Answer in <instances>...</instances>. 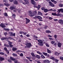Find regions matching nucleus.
Here are the masks:
<instances>
[{"label": "nucleus", "instance_id": "f257e3e1", "mask_svg": "<svg viewBox=\"0 0 63 63\" xmlns=\"http://www.w3.org/2000/svg\"><path fill=\"white\" fill-rule=\"evenodd\" d=\"M9 39H10V40H11L12 39V38H11V37H9V38H1V40H5V39H7V41H8V40ZM8 44H9V46H10V47H12L13 46V45L11 44L12 43V42H11L9 41H8Z\"/></svg>", "mask_w": 63, "mask_h": 63}, {"label": "nucleus", "instance_id": "f03ea898", "mask_svg": "<svg viewBox=\"0 0 63 63\" xmlns=\"http://www.w3.org/2000/svg\"><path fill=\"white\" fill-rule=\"evenodd\" d=\"M8 2L7 0H3V2L4 3V5L6 6H9V4H7Z\"/></svg>", "mask_w": 63, "mask_h": 63}, {"label": "nucleus", "instance_id": "7ed1b4c3", "mask_svg": "<svg viewBox=\"0 0 63 63\" xmlns=\"http://www.w3.org/2000/svg\"><path fill=\"white\" fill-rule=\"evenodd\" d=\"M28 14L29 15L31 16H35V14L33 13H32V12L31 11H28Z\"/></svg>", "mask_w": 63, "mask_h": 63}, {"label": "nucleus", "instance_id": "20e7f679", "mask_svg": "<svg viewBox=\"0 0 63 63\" xmlns=\"http://www.w3.org/2000/svg\"><path fill=\"white\" fill-rule=\"evenodd\" d=\"M31 44L30 43H27L26 45L27 47L28 48H30L31 46Z\"/></svg>", "mask_w": 63, "mask_h": 63}, {"label": "nucleus", "instance_id": "39448f33", "mask_svg": "<svg viewBox=\"0 0 63 63\" xmlns=\"http://www.w3.org/2000/svg\"><path fill=\"white\" fill-rule=\"evenodd\" d=\"M48 3L49 4V5L50 6H51V7H54V5L51 2H49Z\"/></svg>", "mask_w": 63, "mask_h": 63}, {"label": "nucleus", "instance_id": "423d86ee", "mask_svg": "<svg viewBox=\"0 0 63 63\" xmlns=\"http://www.w3.org/2000/svg\"><path fill=\"white\" fill-rule=\"evenodd\" d=\"M59 23L61 24H63V20L62 19H60L58 21Z\"/></svg>", "mask_w": 63, "mask_h": 63}, {"label": "nucleus", "instance_id": "0eeeda50", "mask_svg": "<svg viewBox=\"0 0 63 63\" xmlns=\"http://www.w3.org/2000/svg\"><path fill=\"white\" fill-rule=\"evenodd\" d=\"M62 43H58V46L59 47H61V46H62Z\"/></svg>", "mask_w": 63, "mask_h": 63}, {"label": "nucleus", "instance_id": "6e6552de", "mask_svg": "<svg viewBox=\"0 0 63 63\" xmlns=\"http://www.w3.org/2000/svg\"><path fill=\"white\" fill-rule=\"evenodd\" d=\"M44 63H50V61L49 60H46L43 61Z\"/></svg>", "mask_w": 63, "mask_h": 63}, {"label": "nucleus", "instance_id": "1a4fd4ad", "mask_svg": "<svg viewBox=\"0 0 63 63\" xmlns=\"http://www.w3.org/2000/svg\"><path fill=\"white\" fill-rule=\"evenodd\" d=\"M26 24H27V23L30 22V20L27 18H26Z\"/></svg>", "mask_w": 63, "mask_h": 63}, {"label": "nucleus", "instance_id": "9d476101", "mask_svg": "<svg viewBox=\"0 0 63 63\" xmlns=\"http://www.w3.org/2000/svg\"><path fill=\"white\" fill-rule=\"evenodd\" d=\"M47 53H51V51L49 49L47 48Z\"/></svg>", "mask_w": 63, "mask_h": 63}, {"label": "nucleus", "instance_id": "9b49d317", "mask_svg": "<svg viewBox=\"0 0 63 63\" xmlns=\"http://www.w3.org/2000/svg\"><path fill=\"white\" fill-rule=\"evenodd\" d=\"M4 49L6 51L7 53H9V52L8 50H7V49L6 47L4 48Z\"/></svg>", "mask_w": 63, "mask_h": 63}, {"label": "nucleus", "instance_id": "f8f14e48", "mask_svg": "<svg viewBox=\"0 0 63 63\" xmlns=\"http://www.w3.org/2000/svg\"><path fill=\"white\" fill-rule=\"evenodd\" d=\"M0 25L1 27H2V28L5 27H6L5 26L4 24H1Z\"/></svg>", "mask_w": 63, "mask_h": 63}, {"label": "nucleus", "instance_id": "ddd939ff", "mask_svg": "<svg viewBox=\"0 0 63 63\" xmlns=\"http://www.w3.org/2000/svg\"><path fill=\"white\" fill-rule=\"evenodd\" d=\"M54 54L56 55H57V56H58V55H59V54H60V53H58V52H55L54 53Z\"/></svg>", "mask_w": 63, "mask_h": 63}, {"label": "nucleus", "instance_id": "4468645a", "mask_svg": "<svg viewBox=\"0 0 63 63\" xmlns=\"http://www.w3.org/2000/svg\"><path fill=\"white\" fill-rule=\"evenodd\" d=\"M9 33L11 36H15V33H14L13 34L12 32H10Z\"/></svg>", "mask_w": 63, "mask_h": 63}, {"label": "nucleus", "instance_id": "2eb2a0df", "mask_svg": "<svg viewBox=\"0 0 63 63\" xmlns=\"http://www.w3.org/2000/svg\"><path fill=\"white\" fill-rule=\"evenodd\" d=\"M17 49L16 47H14L12 48V50L13 51H16V50Z\"/></svg>", "mask_w": 63, "mask_h": 63}, {"label": "nucleus", "instance_id": "dca6fc26", "mask_svg": "<svg viewBox=\"0 0 63 63\" xmlns=\"http://www.w3.org/2000/svg\"><path fill=\"white\" fill-rule=\"evenodd\" d=\"M33 40H36V39L38 38V37L37 36L35 35H34L33 36Z\"/></svg>", "mask_w": 63, "mask_h": 63}, {"label": "nucleus", "instance_id": "f3484780", "mask_svg": "<svg viewBox=\"0 0 63 63\" xmlns=\"http://www.w3.org/2000/svg\"><path fill=\"white\" fill-rule=\"evenodd\" d=\"M44 11L45 13H46L47 12H48V11H49V9H45Z\"/></svg>", "mask_w": 63, "mask_h": 63}, {"label": "nucleus", "instance_id": "a211bd4d", "mask_svg": "<svg viewBox=\"0 0 63 63\" xmlns=\"http://www.w3.org/2000/svg\"><path fill=\"white\" fill-rule=\"evenodd\" d=\"M31 55L33 57H35V54L33 52H32L31 53Z\"/></svg>", "mask_w": 63, "mask_h": 63}, {"label": "nucleus", "instance_id": "6ab92c4d", "mask_svg": "<svg viewBox=\"0 0 63 63\" xmlns=\"http://www.w3.org/2000/svg\"><path fill=\"white\" fill-rule=\"evenodd\" d=\"M10 9L11 10H14V9H16V8H14V7H10Z\"/></svg>", "mask_w": 63, "mask_h": 63}, {"label": "nucleus", "instance_id": "aec40b11", "mask_svg": "<svg viewBox=\"0 0 63 63\" xmlns=\"http://www.w3.org/2000/svg\"><path fill=\"white\" fill-rule=\"evenodd\" d=\"M4 60V58L2 57H0V61H3Z\"/></svg>", "mask_w": 63, "mask_h": 63}, {"label": "nucleus", "instance_id": "412c9836", "mask_svg": "<svg viewBox=\"0 0 63 63\" xmlns=\"http://www.w3.org/2000/svg\"><path fill=\"white\" fill-rule=\"evenodd\" d=\"M62 16V15L60 14H59V13H58L57 14V16Z\"/></svg>", "mask_w": 63, "mask_h": 63}, {"label": "nucleus", "instance_id": "4be33fe9", "mask_svg": "<svg viewBox=\"0 0 63 63\" xmlns=\"http://www.w3.org/2000/svg\"><path fill=\"white\" fill-rule=\"evenodd\" d=\"M55 43V41H52L51 42V44H52L53 45V44H54Z\"/></svg>", "mask_w": 63, "mask_h": 63}, {"label": "nucleus", "instance_id": "5701e85b", "mask_svg": "<svg viewBox=\"0 0 63 63\" xmlns=\"http://www.w3.org/2000/svg\"><path fill=\"white\" fill-rule=\"evenodd\" d=\"M46 32L48 33H51V32L50 31L48 30H47L46 31Z\"/></svg>", "mask_w": 63, "mask_h": 63}, {"label": "nucleus", "instance_id": "b1692460", "mask_svg": "<svg viewBox=\"0 0 63 63\" xmlns=\"http://www.w3.org/2000/svg\"><path fill=\"white\" fill-rule=\"evenodd\" d=\"M37 18H38L39 19H42V17L41 16H38Z\"/></svg>", "mask_w": 63, "mask_h": 63}, {"label": "nucleus", "instance_id": "393cba45", "mask_svg": "<svg viewBox=\"0 0 63 63\" xmlns=\"http://www.w3.org/2000/svg\"><path fill=\"white\" fill-rule=\"evenodd\" d=\"M59 6L60 7H62L63 6V4H59Z\"/></svg>", "mask_w": 63, "mask_h": 63}, {"label": "nucleus", "instance_id": "a878e982", "mask_svg": "<svg viewBox=\"0 0 63 63\" xmlns=\"http://www.w3.org/2000/svg\"><path fill=\"white\" fill-rule=\"evenodd\" d=\"M38 41L39 43H43V41L41 40H38Z\"/></svg>", "mask_w": 63, "mask_h": 63}, {"label": "nucleus", "instance_id": "bb28decb", "mask_svg": "<svg viewBox=\"0 0 63 63\" xmlns=\"http://www.w3.org/2000/svg\"><path fill=\"white\" fill-rule=\"evenodd\" d=\"M36 57L38 59H40V56L39 55H36Z\"/></svg>", "mask_w": 63, "mask_h": 63}, {"label": "nucleus", "instance_id": "cd10ccee", "mask_svg": "<svg viewBox=\"0 0 63 63\" xmlns=\"http://www.w3.org/2000/svg\"><path fill=\"white\" fill-rule=\"evenodd\" d=\"M39 45L40 46H43V43H38Z\"/></svg>", "mask_w": 63, "mask_h": 63}, {"label": "nucleus", "instance_id": "c85d7f7f", "mask_svg": "<svg viewBox=\"0 0 63 63\" xmlns=\"http://www.w3.org/2000/svg\"><path fill=\"white\" fill-rule=\"evenodd\" d=\"M44 44H45V45H46V46L47 47H49V45L47 43H44Z\"/></svg>", "mask_w": 63, "mask_h": 63}, {"label": "nucleus", "instance_id": "c756f323", "mask_svg": "<svg viewBox=\"0 0 63 63\" xmlns=\"http://www.w3.org/2000/svg\"><path fill=\"white\" fill-rule=\"evenodd\" d=\"M52 15H53V16H57V14H56V13H52Z\"/></svg>", "mask_w": 63, "mask_h": 63}, {"label": "nucleus", "instance_id": "7c9ffc66", "mask_svg": "<svg viewBox=\"0 0 63 63\" xmlns=\"http://www.w3.org/2000/svg\"><path fill=\"white\" fill-rule=\"evenodd\" d=\"M38 15H42V13L38 11Z\"/></svg>", "mask_w": 63, "mask_h": 63}, {"label": "nucleus", "instance_id": "2f4dec72", "mask_svg": "<svg viewBox=\"0 0 63 63\" xmlns=\"http://www.w3.org/2000/svg\"><path fill=\"white\" fill-rule=\"evenodd\" d=\"M50 58V59H52V60H53V61H54V59L55 58H54L53 57H51Z\"/></svg>", "mask_w": 63, "mask_h": 63}, {"label": "nucleus", "instance_id": "473e14b6", "mask_svg": "<svg viewBox=\"0 0 63 63\" xmlns=\"http://www.w3.org/2000/svg\"><path fill=\"white\" fill-rule=\"evenodd\" d=\"M42 53L44 54L45 55H46V56H47V54L46 53L43 52Z\"/></svg>", "mask_w": 63, "mask_h": 63}, {"label": "nucleus", "instance_id": "72a5a7b5", "mask_svg": "<svg viewBox=\"0 0 63 63\" xmlns=\"http://www.w3.org/2000/svg\"><path fill=\"white\" fill-rule=\"evenodd\" d=\"M12 55L14 57H15V56H17V55L15 53H13L12 54Z\"/></svg>", "mask_w": 63, "mask_h": 63}, {"label": "nucleus", "instance_id": "f704fd0d", "mask_svg": "<svg viewBox=\"0 0 63 63\" xmlns=\"http://www.w3.org/2000/svg\"><path fill=\"white\" fill-rule=\"evenodd\" d=\"M14 3L15 4H18V3L17 1L15 0L14 2Z\"/></svg>", "mask_w": 63, "mask_h": 63}, {"label": "nucleus", "instance_id": "c9c22d12", "mask_svg": "<svg viewBox=\"0 0 63 63\" xmlns=\"http://www.w3.org/2000/svg\"><path fill=\"white\" fill-rule=\"evenodd\" d=\"M37 53H38V54H40V55H42V53L40 52L39 51H37Z\"/></svg>", "mask_w": 63, "mask_h": 63}, {"label": "nucleus", "instance_id": "e433bc0d", "mask_svg": "<svg viewBox=\"0 0 63 63\" xmlns=\"http://www.w3.org/2000/svg\"><path fill=\"white\" fill-rule=\"evenodd\" d=\"M54 61H56V62H58L59 61V60H58L57 59H55L54 60Z\"/></svg>", "mask_w": 63, "mask_h": 63}, {"label": "nucleus", "instance_id": "4c0bfd02", "mask_svg": "<svg viewBox=\"0 0 63 63\" xmlns=\"http://www.w3.org/2000/svg\"><path fill=\"white\" fill-rule=\"evenodd\" d=\"M49 39H50V40L51 41H53V39L52 38L49 37Z\"/></svg>", "mask_w": 63, "mask_h": 63}, {"label": "nucleus", "instance_id": "58836bf2", "mask_svg": "<svg viewBox=\"0 0 63 63\" xmlns=\"http://www.w3.org/2000/svg\"><path fill=\"white\" fill-rule=\"evenodd\" d=\"M37 7H38V10H39L40 8V7H41V6L40 5H38V6Z\"/></svg>", "mask_w": 63, "mask_h": 63}, {"label": "nucleus", "instance_id": "ea45409f", "mask_svg": "<svg viewBox=\"0 0 63 63\" xmlns=\"http://www.w3.org/2000/svg\"><path fill=\"white\" fill-rule=\"evenodd\" d=\"M53 3H54V4H56V3H57V1H55L54 0L53 1Z\"/></svg>", "mask_w": 63, "mask_h": 63}, {"label": "nucleus", "instance_id": "a19ab883", "mask_svg": "<svg viewBox=\"0 0 63 63\" xmlns=\"http://www.w3.org/2000/svg\"><path fill=\"white\" fill-rule=\"evenodd\" d=\"M41 58H45V57L43 55H41Z\"/></svg>", "mask_w": 63, "mask_h": 63}, {"label": "nucleus", "instance_id": "79ce46f5", "mask_svg": "<svg viewBox=\"0 0 63 63\" xmlns=\"http://www.w3.org/2000/svg\"><path fill=\"white\" fill-rule=\"evenodd\" d=\"M5 30H6V31H9V29H6L5 28H3Z\"/></svg>", "mask_w": 63, "mask_h": 63}, {"label": "nucleus", "instance_id": "37998d69", "mask_svg": "<svg viewBox=\"0 0 63 63\" xmlns=\"http://www.w3.org/2000/svg\"><path fill=\"white\" fill-rule=\"evenodd\" d=\"M55 38V39H56L57 38V35H55L53 36Z\"/></svg>", "mask_w": 63, "mask_h": 63}, {"label": "nucleus", "instance_id": "c03bdc74", "mask_svg": "<svg viewBox=\"0 0 63 63\" xmlns=\"http://www.w3.org/2000/svg\"><path fill=\"white\" fill-rule=\"evenodd\" d=\"M61 12L62 13H63V8L61 9Z\"/></svg>", "mask_w": 63, "mask_h": 63}, {"label": "nucleus", "instance_id": "a18cd8bd", "mask_svg": "<svg viewBox=\"0 0 63 63\" xmlns=\"http://www.w3.org/2000/svg\"><path fill=\"white\" fill-rule=\"evenodd\" d=\"M12 17L14 18H15L16 17V15H13L12 16Z\"/></svg>", "mask_w": 63, "mask_h": 63}, {"label": "nucleus", "instance_id": "49530a36", "mask_svg": "<svg viewBox=\"0 0 63 63\" xmlns=\"http://www.w3.org/2000/svg\"><path fill=\"white\" fill-rule=\"evenodd\" d=\"M24 1L26 3H28V0H24Z\"/></svg>", "mask_w": 63, "mask_h": 63}, {"label": "nucleus", "instance_id": "de8ad7c7", "mask_svg": "<svg viewBox=\"0 0 63 63\" xmlns=\"http://www.w3.org/2000/svg\"><path fill=\"white\" fill-rule=\"evenodd\" d=\"M60 59H61V60H62L63 61V57H60Z\"/></svg>", "mask_w": 63, "mask_h": 63}, {"label": "nucleus", "instance_id": "09e8293b", "mask_svg": "<svg viewBox=\"0 0 63 63\" xmlns=\"http://www.w3.org/2000/svg\"><path fill=\"white\" fill-rule=\"evenodd\" d=\"M60 12H61V9H59L58 11H57V12H58V13H60Z\"/></svg>", "mask_w": 63, "mask_h": 63}, {"label": "nucleus", "instance_id": "8fccbe9b", "mask_svg": "<svg viewBox=\"0 0 63 63\" xmlns=\"http://www.w3.org/2000/svg\"><path fill=\"white\" fill-rule=\"evenodd\" d=\"M20 56H23V53H21L20 55Z\"/></svg>", "mask_w": 63, "mask_h": 63}, {"label": "nucleus", "instance_id": "3c124183", "mask_svg": "<svg viewBox=\"0 0 63 63\" xmlns=\"http://www.w3.org/2000/svg\"><path fill=\"white\" fill-rule=\"evenodd\" d=\"M4 15L5 16H8V15H7V14L6 13H4Z\"/></svg>", "mask_w": 63, "mask_h": 63}, {"label": "nucleus", "instance_id": "603ef678", "mask_svg": "<svg viewBox=\"0 0 63 63\" xmlns=\"http://www.w3.org/2000/svg\"><path fill=\"white\" fill-rule=\"evenodd\" d=\"M38 16H35L33 17L34 18H38Z\"/></svg>", "mask_w": 63, "mask_h": 63}, {"label": "nucleus", "instance_id": "864d4df0", "mask_svg": "<svg viewBox=\"0 0 63 63\" xmlns=\"http://www.w3.org/2000/svg\"><path fill=\"white\" fill-rule=\"evenodd\" d=\"M0 54H1V55H4V53L3 52H0Z\"/></svg>", "mask_w": 63, "mask_h": 63}, {"label": "nucleus", "instance_id": "5fc2aeb1", "mask_svg": "<svg viewBox=\"0 0 63 63\" xmlns=\"http://www.w3.org/2000/svg\"><path fill=\"white\" fill-rule=\"evenodd\" d=\"M41 9L42 10H43L44 11V10L45 9L44 7H42L41 8Z\"/></svg>", "mask_w": 63, "mask_h": 63}, {"label": "nucleus", "instance_id": "6e6d98bb", "mask_svg": "<svg viewBox=\"0 0 63 63\" xmlns=\"http://www.w3.org/2000/svg\"><path fill=\"white\" fill-rule=\"evenodd\" d=\"M33 13H34L33 14H34L35 15V14H37V12L36 11H35Z\"/></svg>", "mask_w": 63, "mask_h": 63}, {"label": "nucleus", "instance_id": "4d7b16f0", "mask_svg": "<svg viewBox=\"0 0 63 63\" xmlns=\"http://www.w3.org/2000/svg\"><path fill=\"white\" fill-rule=\"evenodd\" d=\"M49 19H50V20L52 19V18L51 17H49Z\"/></svg>", "mask_w": 63, "mask_h": 63}, {"label": "nucleus", "instance_id": "13d9d810", "mask_svg": "<svg viewBox=\"0 0 63 63\" xmlns=\"http://www.w3.org/2000/svg\"><path fill=\"white\" fill-rule=\"evenodd\" d=\"M26 58L28 59H31V57H27Z\"/></svg>", "mask_w": 63, "mask_h": 63}, {"label": "nucleus", "instance_id": "bf43d9fd", "mask_svg": "<svg viewBox=\"0 0 63 63\" xmlns=\"http://www.w3.org/2000/svg\"><path fill=\"white\" fill-rule=\"evenodd\" d=\"M34 8H38V7L37 6H36L35 5H34Z\"/></svg>", "mask_w": 63, "mask_h": 63}, {"label": "nucleus", "instance_id": "052dcab7", "mask_svg": "<svg viewBox=\"0 0 63 63\" xmlns=\"http://www.w3.org/2000/svg\"><path fill=\"white\" fill-rule=\"evenodd\" d=\"M49 11H53V10L51 9H49Z\"/></svg>", "mask_w": 63, "mask_h": 63}, {"label": "nucleus", "instance_id": "680f3d73", "mask_svg": "<svg viewBox=\"0 0 63 63\" xmlns=\"http://www.w3.org/2000/svg\"><path fill=\"white\" fill-rule=\"evenodd\" d=\"M8 62H12L11 60H8Z\"/></svg>", "mask_w": 63, "mask_h": 63}, {"label": "nucleus", "instance_id": "e2e57ef3", "mask_svg": "<svg viewBox=\"0 0 63 63\" xmlns=\"http://www.w3.org/2000/svg\"><path fill=\"white\" fill-rule=\"evenodd\" d=\"M17 52H22V51H20V50H18Z\"/></svg>", "mask_w": 63, "mask_h": 63}, {"label": "nucleus", "instance_id": "0e129e2a", "mask_svg": "<svg viewBox=\"0 0 63 63\" xmlns=\"http://www.w3.org/2000/svg\"><path fill=\"white\" fill-rule=\"evenodd\" d=\"M48 37H52V36L48 35Z\"/></svg>", "mask_w": 63, "mask_h": 63}, {"label": "nucleus", "instance_id": "69168bd1", "mask_svg": "<svg viewBox=\"0 0 63 63\" xmlns=\"http://www.w3.org/2000/svg\"><path fill=\"white\" fill-rule=\"evenodd\" d=\"M26 36H27V37H30V35H29V34L27 35Z\"/></svg>", "mask_w": 63, "mask_h": 63}, {"label": "nucleus", "instance_id": "338daca9", "mask_svg": "<svg viewBox=\"0 0 63 63\" xmlns=\"http://www.w3.org/2000/svg\"><path fill=\"white\" fill-rule=\"evenodd\" d=\"M53 12H56V10L55 9H54V10H53Z\"/></svg>", "mask_w": 63, "mask_h": 63}, {"label": "nucleus", "instance_id": "774afa93", "mask_svg": "<svg viewBox=\"0 0 63 63\" xmlns=\"http://www.w3.org/2000/svg\"><path fill=\"white\" fill-rule=\"evenodd\" d=\"M23 4H24V5H25V4H26V3H25V2H23Z\"/></svg>", "mask_w": 63, "mask_h": 63}]
</instances>
